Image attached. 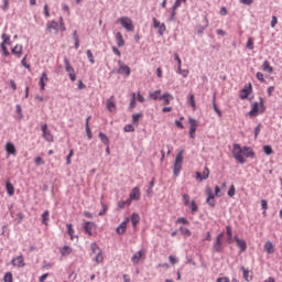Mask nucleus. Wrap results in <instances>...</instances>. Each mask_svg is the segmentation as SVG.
Here are the masks:
<instances>
[{
    "mask_svg": "<svg viewBox=\"0 0 282 282\" xmlns=\"http://www.w3.org/2000/svg\"><path fill=\"white\" fill-rule=\"evenodd\" d=\"M141 193H140V187L135 186L131 189L129 194L130 202H140Z\"/></svg>",
    "mask_w": 282,
    "mask_h": 282,
    "instance_id": "11",
    "label": "nucleus"
},
{
    "mask_svg": "<svg viewBox=\"0 0 282 282\" xmlns=\"http://www.w3.org/2000/svg\"><path fill=\"white\" fill-rule=\"evenodd\" d=\"M262 72H265L267 74H272V72H274V67H272V65H270L268 61H264L262 64Z\"/></svg>",
    "mask_w": 282,
    "mask_h": 282,
    "instance_id": "27",
    "label": "nucleus"
},
{
    "mask_svg": "<svg viewBox=\"0 0 282 282\" xmlns=\"http://www.w3.org/2000/svg\"><path fill=\"white\" fill-rule=\"evenodd\" d=\"M11 54H14L17 58H21V56H23V45L17 44L11 48Z\"/></svg>",
    "mask_w": 282,
    "mask_h": 282,
    "instance_id": "20",
    "label": "nucleus"
},
{
    "mask_svg": "<svg viewBox=\"0 0 282 282\" xmlns=\"http://www.w3.org/2000/svg\"><path fill=\"white\" fill-rule=\"evenodd\" d=\"M241 270H242L245 281H248V282L252 281V275H250V271H248V269L243 267L241 268Z\"/></svg>",
    "mask_w": 282,
    "mask_h": 282,
    "instance_id": "34",
    "label": "nucleus"
},
{
    "mask_svg": "<svg viewBox=\"0 0 282 282\" xmlns=\"http://www.w3.org/2000/svg\"><path fill=\"white\" fill-rule=\"evenodd\" d=\"M264 250L268 254H274V245H272V241H267L264 243Z\"/></svg>",
    "mask_w": 282,
    "mask_h": 282,
    "instance_id": "29",
    "label": "nucleus"
},
{
    "mask_svg": "<svg viewBox=\"0 0 282 282\" xmlns=\"http://www.w3.org/2000/svg\"><path fill=\"white\" fill-rule=\"evenodd\" d=\"M106 105L108 111H110V113H113V111H116V97L111 96L109 99H107Z\"/></svg>",
    "mask_w": 282,
    "mask_h": 282,
    "instance_id": "16",
    "label": "nucleus"
},
{
    "mask_svg": "<svg viewBox=\"0 0 282 282\" xmlns=\"http://www.w3.org/2000/svg\"><path fill=\"white\" fill-rule=\"evenodd\" d=\"M123 130L126 131V133H132L133 131H135V128H133V126L131 124H126Z\"/></svg>",
    "mask_w": 282,
    "mask_h": 282,
    "instance_id": "60",
    "label": "nucleus"
},
{
    "mask_svg": "<svg viewBox=\"0 0 282 282\" xmlns=\"http://www.w3.org/2000/svg\"><path fill=\"white\" fill-rule=\"evenodd\" d=\"M188 105L192 107L193 111L197 110V105L195 104V95L194 94H189Z\"/></svg>",
    "mask_w": 282,
    "mask_h": 282,
    "instance_id": "30",
    "label": "nucleus"
},
{
    "mask_svg": "<svg viewBox=\"0 0 282 282\" xmlns=\"http://www.w3.org/2000/svg\"><path fill=\"white\" fill-rule=\"evenodd\" d=\"M161 94L162 90H155L153 93H150L149 98H151L152 100H160V98H162Z\"/></svg>",
    "mask_w": 282,
    "mask_h": 282,
    "instance_id": "31",
    "label": "nucleus"
},
{
    "mask_svg": "<svg viewBox=\"0 0 282 282\" xmlns=\"http://www.w3.org/2000/svg\"><path fill=\"white\" fill-rule=\"evenodd\" d=\"M118 65H119V74H126V76L131 75V68L129 66H127L121 61H119Z\"/></svg>",
    "mask_w": 282,
    "mask_h": 282,
    "instance_id": "18",
    "label": "nucleus"
},
{
    "mask_svg": "<svg viewBox=\"0 0 282 282\" xmlns=\"http://www.w3.org/2000/svg\"><path fill=\"white\" fill-rule=\"evenodd\" d=\"M131 224L133 226V228H135L138 226V224H140V215L138 214H132L131 215Z\"/></svg>",
    "mask_w": 282,
    "mask_h": 282,
    "instance_id": "32",
    "label": "nucleus"
},
{
    "mask_svg": "<svg viewBox=\"0 0 282 282\" xmlns=\"http://www.w3.org/2000/svg\"><path fill=\"white\" fill-rule=\"evenodd\" d=\"M99 139L101 140L102 144H106V147H109V138L106 137L105 133L100 132L99 133Z\"/></svg>",
    "mask_w": 282,
    "mask_h": 282,
    "instance_id": "43",
    "label": "nucleus"
},
{
    "mask_svg": "<svg viewBox=\"0 0 282 282\" xmlns=\"http://www.w3.org/2000/svg\"><path fill=\"white\" fill-rule=\"evenodd\" d=\"M176 224H183L184 226H188V224H191V223L185 217H178L176 219Z\"/></svg>",
    "mask_w": 282,
    "mask_h": 282,
    "instance_id": "53",
    "label": "nucleus"
},
{
    "mask_svg": "<svg viewBox=\"0 0 282 282\" xmlns=\"http://www.w3.org/2000/svg\"><path fill=\"white\" fill-rule=\"evenodd\" d=\"M144 254H147V252L144 250H140L138 252H135L132 257H131V261L134 265H138V263H140V260L144 257Z\"/></svg>",
    "mask_w": 282,
    "mask_h": 282,
    "instance_id": "15",
    "label": "nucleus"
},
{
    "mask_svg": "<svg viewBox=\"0 0 282 282\" xmlns=\"http://www.w3.org/2000/svg\"><path fill=\"white\" fill-rule=\"evenodd\" d=\"M4 149L8 155H17V145H14V143L7 142Z\"/></svg>",
    "mask_w": 282,
    "mask_h": 282,
    "instance_id": "19",
    "label": "nucleus"
},
{
    "mask_svg": "<svg viewBox=\"0 0 282 282\" xmlns=\"http://www.w3.org/2000/svg\"><path fill=\"white\" fill-rule=\"evenodd\" d=\"M208 177H210V170L208 166H205L203 173L196 172V180L198 182H204V180H208Z\"/></svg>",
    "mask_w": 282,
    "mask_h": 282,
    "instance_id": "12",
    "label": "nucleus"
},
{
    "mask_svg": "<svg viewBox=\"0 0 282 282\" xmlns=\"http://www.w3.org/2000/svg\"><path fill=\"white\" fill-rule=\"evenodd\" d=\"M91 251L94 254H97L98 252H100V247H98V245H96V242L90 245Z\"/></svg>",
    "mask_w": 282,
    "mask_h": 282,
    "instance_id": "56",
    "label": "nucleus"
},
{
    "mask_svg": "<svg viewBox=\"0 0 282 282\" xmlns=\"http://www.w3.org/2000/svg\"><path fill=\"white\" fill-rule=\"evenodd\" d=\"M140 118H142V113L132 115V122L138 124L140 122Z\"/></svg>",
    "mask_w": 282,
    "mask_h": 282,
    "instance_id": "55",
    "label": "nucleus"
},
{
    "mask_svg": "<svg viewBox=\"0 0 282 282\" xmlns=\"http://www.w3.org/2000/svg\"><path fill=\"white\" fill-rule=\"evenodd\" d=\"M46 28L48 32H53V34H58V22L56 21L47 22Z\"/></svg>",
    "mask_w": 282,
    "mask_h": 282,
    "instance_id": "21",
    "label": "nucleus"
},
{
    "mask_svg": "<svg viewBox=\"0 0 282 282\" xmlns=\"http://www.w3.org/2000/svg\"><path fill=\"white\" fill-rule=\"evenodd\" d=\"M89 120H91V116L86 119V133L88 135V140H91V129L89 128Z\"/></svg>",
    "mask_w": 282,
    "mask_h": 282,
    "instance_id": "40",
    "label": "nucleus"
},
{
    "mask_svg": "<svg viewBox=\"0 0 282 282\" xmlns=\"http://www.w3.org/2000/svg\"><path fill=\"white\" fill-rule=\"evenodd\" d=\"M183 204L184 206H188L191 204V196L188 194L183 195Z\"/></svg>",
    "mask_w": 282,
    "mask_h": 282,
    "instance_id": "57",
    "label": "nucleus"
},
{
    "mask_svg": "<svg viewBox=\"0 0 282 282\" xmlns=\"http://www.w3.org/2000/svg\"><path fill=\"white\" fill-rule=\"evenodd\" d=\"M119 23H121L122 28L127 30L128 32H133L135 30V26L133 25V20L129 17H121L119 19Z\"/></svg>",
    "mask_w": 282,
    "mask_h": 282,
    "instance_id": "7",
    "label": "nucleus"
},
{
    "mask_svg": "<svg viewBox=\"0 0 282 282\" xmlns=\"http://www.w3.org/2000/svg\"><path fill=\"white\" fill-rule=\"evenodd\" d=\"M188 124H189V138H192V140H195V133L197 132V127H199V121L189 117Z\"/></svg>",
    "mask_w": 282,
    "mask_h": 282,
    "instance_id": "8",
    "label": "nucleus"
},
{
    "mask_svg": "<svg viewBox=\"0 0 282 282\" xmlns=\"http://www.w3.org/2000/svg\"><path fill=\"white\" fill-rule=\"evenodd\" d=\"M96 263H102L105 261V258L102 257V251H98L96 257H95Z\"/></svg>",
    "mask_w": 282,
    "mask_h": 282,
    "instance_id": "49",
    "label": "nucleus"
},
{
    "mask_svg": "<svg viewBox=\"0 0 282 282\" xmlns=\"http://www.w3.org/2000/svg\"><path fill=\"white\" fill-rule=\"evenodd\" d=\"M86 56L91 65L96 63V59H94V53H91V50L86 51Z\"/></svg>",
    "mask_w": 282,
    "mask_h": 282,
    "instance_id": "41",
    "label": "nucleus"
},
{
    "mask_svg": "<svg viewBox=\"0 0 282 282\" xmlns=\"http://www.w3.org/2000/svg\"><path fill=\"white\" fill-rule=\"evenodd\" d=\"M72 158H74V150H70L67 158H66L67 166H69V164H72Z\"/></svg>",
    "mask_w": 282,
    "mask_h": 282,
    "instance_id": "59",
    "label": "nucleus"
},
{
    "mask_svg": "<svg viewBox=\"0 0 282 282\" xmlns=\"http://www.w3.org/2000/svg\"><path fill=\"white\" fill-rule=\"evenodd\" d=\"M94 226H95V224H94V223H90V221H86V223L84 224V230H85V232H86L87 235H89V237H91V235H93L91 230H94Z\"/></svg>",
    "mask_w": 282,
    "mask_h": 282,
    "instance_id": "26",
    "label": "nucleus"
},
{
    "mask_svg": "<svg viewBox=\"0 0 282 282\" xmlns=\"http://www.w3.org/2000/svg\"><path fill=\"white\" fill-rule=\"evenodd\" d=\"M41 129L44 140H46V142H54V135H52V132L47 129V124H43Z\"/></svg>",
    "mask_w": 282,
    "mask_h": 282,
    "instance_id": "13",
    "label": "nucleus"
},
{
    "mask_svg": "<svg viewBox=\"0 0 282 282\" xmlns=\"http://www.w3.org/2000/svg\"><path fill=\"white\" fill-rule=\"evenodd\" d=\"M261 208L263 212V215H265V210H268V200L267 199H262L261 200Z\"/></svg>",
    "mask_w": 282,
    "mask_h": 282,
    "instance_id": "61",
    "label": "nucleus"
},
{
    "mask_svg": "<svg viewBox=\"0 0 282 282\" xmlns=\"http://www.w3.org/2000/svg\"><path fill=\"white\" fill-rule=\"evenodd\" d=\"M216 282H230V278L228 276L218 278Z\"/></svg>",
    "mask_w": 282,
    "mask_h": 282,
    "instance_id": "64",
    "label": "nucleus"
},
{
    "mask_svg": "<svg viewBox=\"0 0 282 282\" xmlns=\"http://www.w3.org/2000/svg\"><path fill=\"white\" fill-rule=\"evenodd\" d=\"M2 43L0 44L2 56H10V51H8V45H12V40L10 39V35L3 33L1 35Z\"/></svg>",
    "mask_w": 282,
    "mask_h": 282,
    "instance_id": "3",
    "label": "nucleus"
},
{
    "mask_svg": "<svg viewBox=\"0 0 282 282\" xmlns=\"http://www.w3.org/2000/svg\"><path fill=\"white\" fill-rule=\"evenodd\" d=\"M189 208H191V212L192 213H197V210H199V207L197 206V203L195 200H192L189 204H188Z\"/></svg>",
    "mask_w": 282,
    "mask_h": 282,
    "instance_id": "45",
    "label": "nucleus"
},
{
    "mask_svg": "<svg viewBox=\"0 0 282 282\" xmlns=\"http://www.w3.org/2000/svg\"><path fill=\"white\" fill-rule=\"evenodd\" d=\"M47 221H50V210H45L43 214H42V224L44 226H47Z\"/></svg>",
    "mask_w": 282,
    "mask_h": 282,
    "instance_id": "37",
    "label": "nucleus"
},
{
    "mask_svg": "<svg viewBox=\"0 0 282 282\" xmlns=\"http://www.w3.org/2000/svg\"><path fill=\"white\" fill-rule=\"evenodd\" d=\"M153 25L155 30H159V34L162 36L166 32V25L158 21V19H153Z\"/></svg>",
    "mask_w": 282,
    "mask_h": 282,
    "instance_id": "14",
    "label": "nucleus"
},
{
    "mask_svg": "<svg viewBox=\"0 0 282 282\" xmlns=\"http://www.w3.org/2000/svg\"><path fill=\"white\" fill-rule=\"evenodd\" d=\"M224 239V232L219 234L216 238V241L213 246L215 252H223L224 251V246L221 240Z\"/></svg>",
    "mask_w": 282,
    "mask_h": 282,
    "instance_id": "9",
    "label": "nucleus"
},
{
    "mask_svg": "<svg viewBox=\"0 0 282 282\" xmlns=\"http://www.w3.org/2000/svg\"><path fill=\"white\" fill-rule=\"evenodd\" d=\"M73 39L75 42V50H78L80 47V39L78 37L77 31H74Z\"/></svg>",
    "mask_w": 282,
    "mask_h": 282,
    "instance_id": "36",
    "label": "nucleus"
},
{
    "mask_svg": "<svg viewBox=\"0 0 282 282\" xmlns=\"http://www.w3.org/2000/svg\"><path fill=\"white\" fill-rule=\"evenodd\" d=\"M6 188H7L8 195L10 196L14 195V185H12V183L7 182Z\"/></svg>",
    "mask_w": 282,
    "mask_h": 282,
    "instance_id": "38",
    "label": "nucleus"
},
{
    "mask_svg": "<svg viewBox=\"0 0 282 282\" xmlns=\"http://www.w3.org/2000/svg\"><path fill=\"white\" fill-rule=\"evenodd\" d=\"M182 164H184V150H180V152L176 154L175 161H174V175H180V171H182Z\"/></svg>",
    "mask_w": 282,
    "mask_h": 282,
    "instance_id": "2",
    "label": "nucleus"
},
{
    "mask_svg": "<svg viewBox=\"0 0 282 282\" xmlns=\"http://www.w3.org/2000/svg\"><path fill=\"white\" fill-rule=\"evenodd\" d=\"M64 67L65 72L68 73V76L72 80V83H76V69H74V66H72V63L69 62V58H64Z\"/></svg>",
    "mask_w": 282,
    "mask_h": 282,
    "instance_id": "5",
    "label": "nucleus"
},
{
    "mask_svg": "<svg viewBox=\"0 0 282 282\" xmlns=\"http://www.w3.org/2000/svg\"><path fill=\"white\" fill-rule=\"evenodd\" d=\"M135 96H137L135 93H132V94H131V100H130L129 109H135V105H137Z\"/></svg>",
    "mask_w": 282,
    "mask_h": 282,
    "instance_id": "46",
    "label": "nucleus"
},
{
    "mask_svg": "<svg viewBox=\"0 0 282 282\" xmlns=\"http://www.w3.org/2000/svg\"><path fill=\"white\" fill-rule=\"evenodd\" d=\"M50 79L47 78V73H42V76L40 77V89L41 91H45V83H47Z\"/></svg>",
    "mask_w": 282,
    "mask_h": 282,
    "instance_id": "24",
    "label": "nucleus"
},
{
    "mask_svg": "<svg viewBox=\"0 0 282 282\" xmlns=\"http://www.w3.org/2000/svg\"><path fill=\"white\" fill-rule=\"evenodd\" d=\"M102 210L99 212V217H104V215H107V212L109 210V206L107 204L101 203Z\"/></svg>",
    "mask_w": 282,
    "mask_h": 282,
    "instance_id": "50",
    "label": "nucleus"
},
{
    "mask_svg": "<svg viewBox=\"0 0 282 282\" xmlns=\"http://www.w3.org/2000/svg\"><path fill=\"white\" fill-rule=\"evenodd\" d=\"M178 230H180L181 235H183L184 237H191V235H192V232L189 231V229L186 228V227H180Z\"/></svg>",
    "mask_w": 282,
    "mask_h": 282,
    "instance_id": "44",
    "label": "nucleus"
},
{
    "mask_svg": "<svg viewBox=\"0 0 282 282\" xmlns=\"http://www.w3.org/2000/svg\"><path fill=\"white\" fill-rule=\"evenodd\" d=\"M4 282H14V278L12 275V272H7L3 276Z\"/></svg>",
    "mask_w": 282,
    "mask_h": 282,
    "instance_id": "47",
    "label": "nucleus"
},
{
    "mask_svg": "<svg viewBox=\"0 0 282 282\" xmlns=\"http://www.w3.org/2000/svg\"><path fill=\"white\" fill-rule=\"evenodd\" d=\"M226 234H227V243H232V227L227 226Z\"/></svg>",
    "mask_w": 282,
    "mask_h": 282,
    "instance_id": "33",
    "label": "nucleus"
},
{
    "mask_svg": "<svg viewBox=\"0 0 282 282\" xmlns=\"http://www.w3.org/2000/svg\"><path fill=\"white\" fill-rule=\"evenodd\" d=\"M177 74H181V76H183V78H187L188 77V69H182V66L177 67Z\"/></svg>",
    "mask_w": 282,
    "mask_h": 282,
    "instance_id": "48",
    "label": "nucleus"
},
{
    "mask_svg": "<svg viewBox=\"0 0 282 282\" xmlns=\"http://www.w3.org/2000/svg\"><path fill=\"white\" fill-rule=\"evenodd\" d=\"M251 94H252V84L249 83L240 91V95H239L240 100H246L248 96H250Z\"/></svg>",
    "mask_w": 282,
    "mask_h": 282,
    "instance_id": "10",
    "label": "nucleus"
},
{
    "mask_svg": "<svg viewBox=\"0 0 282 282\" xmlns=\"http://www.w3.org/2000/svg\"><path fill=\"white\" fill-rule=\"evenodd\" d=\"M127 224H129V218H126L116 229L118 235H124L127 232Z\"/></svg>",
    "mask_w": 282,
    "mask_h": 282,
    "instance_id": "22",
    "label": "nucleus"
},
{
    "mask_svg": "<svg viewBox=\"0 0 282 282\" xmlns=\"http://www.w3.org/2000/svg\"><path fill=\"white\" fill-rule=\"evenodd\" d=\"M116 42H117L118 47H124V37L122 36L121 32H117Z\"/></svg>",
    "mask_w": 282,
    "mask_h": 282,
    "instance_id": "28",
    "label": "nucleus"
},
{
    "mask_svg": "<svg viewBox=\"0 0 282 282\" xmlns=\"http://www.w3.org/2000/svg\"><path fill=\"white\" fill-rule=\"evenodd\" d=\"M206 193V204H208V206H210V208H215V206H217V200L215 199L216 195L213 192V188L207 186L205 189Z\"/></svg>",
    "mask_w": 282,
    "mask_h": 282,
    "instance_id": "6",
    "label": "nucleus"
},
{
    "mask_svg": "<svg viewBox=\"0 0 282 282\" xmlns=\"http://www.w3.org/2000/svg\"><path fill=\"white\" fill-rule=\"evenodd\" d=\"M232 155L239 164H246V158H254V151L250 147H242L239 143L234 144Z\"/></svg>",
    "mask_w": 282,
    "mask_h": 282,
    "instance_id": "1",
    "label": "nucleus"
},
{
    "mask_svg": "<svg viewBox=\"0 0 282 282\" xmlns=\"http://www.w3.org/2000/svg\"><path fill=\"white\" fill-rule=\"evenodd\" d=\"M263 111H265V107L263 106L262 97H260V101L253 104L252 109L249 111V116L256 117L259 113H263Z\"/></svg>",
    "mask_w": 282,
    "mask_h": 282,
    "instance_id": "4",
    "label": "nucleus"
},
{
    "mask_svg": "<svg viewBox=\"0 0 282 282\" xmlns=\"http://www.w3.org/2000/svg\"><path fill=\"white\" fill-rule=\"evenodd\" d=\"M61 254H62V257H67V256L72 254V248L68 246H64L61 249Z\"/></svg>",
    "mask_w": 282,
    "mask_h": 282,
    "instance_id": "35",
    "label": "nucleus"
},
{
    "mask_svg": "<svg viewBox=\"0 0 282 282\" xmlns=\"http://www.w3.org/2000/svg\"><path fill=\"white\" fill-rule=\"evenodd\" d=\"M228 197H232L234 195H237V188L235 185H231L227 192Z\"/></svg>",
    "mask_w": 282,
    "mask_h": 282,
    "instance_id": "51",
    "label": "nucleus"
},
{
    "mask_svg": "<svg viewBox=\"0 0 282 282\" xmlns=\"http://www.w3.org/2000/svg\"><path fill=\"white\" fill-rule=\"evenodd\" d=\"M66 228L68 230V235H69L72 241H74V235L76 232V230H74V226L72 224H67Z\"/></svg>",
    "mask_w": 282,
    "mask_h": 282,
    "instance_id": "39",
    "label": "nucleus"
},
{
    "mask_svg": "<svg viewBox=\"0 0 282 282\" xmlns=\"http://www.w3.org/2000/svg\"><path fill=\"white\" fill-rule=\"evenodd\" d=\"M209 23H208V18L205 17V26H198V34H202L204 32V30H206V28H208Z\"/></svg>",
    "mask_w": 282,
    "mask_h": 282,
    "instance_id": "58",
    "label": "nucleus"
},
{
    "mask_svg": "<svg viewBox=\"0 0 282 282\" xmlns=\"http://www.w3.org/2000/svg\"><path fill=\"white\" fill-rule=\"evenodd\" d=\"M235 241H236L238 248H240V252H246V250H248V245L246 243V241L243 239L236 237Z\"/></svg>",
    "mask_w": 282,
    "mask_h": 282,
    "instance_id": "23",
    "label": "nucleus"
},
{
    "mask_svg": "<svg viewBox=\"0 0 282 282\" xmlns=\"http://www.w3.org/2000/svg\"><path fill=\"white\" fill-rule=\"evenodd\" d=\"M247 50H254V40L252 37L247 41Z\"/></svg>",
    "mask_w": 282,
    "mask_h": 282,
    "instance_id": "54",
    "label": "nucleus"
},
{
    "mask_svg": "<svg viewBox=\"0 0 282 282\" xmlns=\"http://www.w3.org/2000/svg\"><path fill=\"white\" fill-rule=\"evenodd\" d=\"M261 133V123H259L254 129V138H259V134Z\"/></svg>",
    "mask_w": 282,
    "mask_h": 282,
    "instance_id": "62",
    "label": "nucleus"
},
{
    "mask_svg": "<svg viewBox=\"0 0 282 282\" xmlns=\"http://www.w3.org/2000/svg\"><path fill=\"white\" fill-rule=\"evenodd\" d=\"M263 152L265 153V155H272V153H274V151L272 150V145H264Z\"/></svg>",
    "mask_w": 282,
    "mask_h": 282,
    "instance_id": "52",
    "label": "nucleus"
},
{
    "mask_svg": "<svg viewBox=\"0 0 282 282\" xmlns=\"http://www.w3.org/2000/svg\"><path fill=\"white\" fill-rule=\"evenodd\" d=\"M160 100H163V105L166 106V105H171V100H173V97H172L171 94L165 93V94H163V95L160 97Z\"/></svg>",
    "mask_w": 282,
    "mask_h": 282,
    "instance_id": "25",
    "label": "nucleus"
},
{
    "mask_svg": "<svg viewBox=\"0 0 282 282\" xmlns=\"http://www.w3.org/2000/svg\"><path fill=\"white\" fill-rule=\"evenodd\" d=\"M12 265H14V268H25V261L23 260V256H19L17 258H14L11 261Z\"/></svg>",
    "mask_w": 282,
    "mask_h": 282,
    "instance_id": "17",
    "label": "nucleus"
},
{
    "mask_svg": "<svg viewBox=\"0 0 282 282\" xmlns=\"http://www.w3.org/2000/svg\"><path fill=\"white\" fill-rule=\"evenodd\" d=\"M137 100H138V102H144L147 99L144 98V96H142V94L140 91H138Z\"/></svg>",
    "mask_w": 282,
    "mask_h": 282,
    "instance_id": "63",
    "label": "nucleus"
},
{
    "mask_svg": "<svg viewBox=\"0 0 282 282\" xmlns=\"http://www.w3.org/2000/svg\"><path fill=\"white\" fill-rule=\"evenodd\" d=\"M131 205V199H127V200H120L118 203V207L122 210V208H124L126 206H130Z\"/></svg>",
    "mask_w": 282,
    "mask_h": 282,
    "instance_id": "42",
    "label": "nucleus"
}]
</instances>
